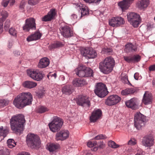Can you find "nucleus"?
Masks as SVG:
<instances>
[{
  "instance_id": "nucleus-9",
  "label": "nucleus",
  "mask_w": 155,
  "mask_h": 155,
  "mask_svg": "<svg viewBox=\"0 0 155 155\" xmlns=\"http://www.w3.org/2000/svg\"><path fill=\"white\" fill-rule=\"evenodd\" d=\"M77 104L83 107H89L91 105L89 98L87 96L80 95L75 99Z\"/></svg>"
},
{
  "instance_id": "nucleus-46",
  "label": "nucleus",
  "mask_w": 155,
  "mask_h": 155,
  "mask_svg": "<svg viewBox=\"0 0 155 155\" xmlns=\"http://www.w3.org/2000/svg\"><path fill=\"white\" fill-rule=\"evenodd\" d=\"M124 59L129 63L133 62L132 55L130 56H124Z\"/></svg>"
},
{
  "instance_id": "nucleus-20",
  "label": "nucleus",
  "mask_w": 155,
  "mask_h": 155,
  "mask_svg": "<svg viewBox=\"0 0 155 155\" xmlns=\"http://www.w3.org/2000/svg\"><path fill=\"white\" fill-rule=\"evenodd\" d=\"M152 94L149 92L146 91L142 100L143 103L145 105L150 104L152 103Z\"/></svg>"
},
{
  "instance_id": "nucleus-44",
  "label": "nucleus",
  "mask_w": 155,
  "mask_h": 155,
  "mask_svg": "<svg viewBox=\"0 0 155 155\" xmlns=\"http://www.w3.org/2000/svg\"><path fill=\"white\" fill-rule=\"evenodd\" d=\"M133 62H138L141 59V56L138 54L134 55H132Z\"/></svg>"
},
{
  "instance_id": "nucleus-14",
  "label": "nucleus",
  "mask_w": 155,
  "mask_h": 155,
  "mask_svg": "<svg viewBox=\"0 0 155 155\" xmlns=\"http://www.w3.org/2000/svg\"><path fill=\"white\" fill-rule=\"evenodd\" d=\"M139 101L137 98H133L125 102V104L127 107L133 109H136L138 107Z\"/></svg>"
},
{
  "instance_id": "nucleus-19",
  "label": "nucleus",
  "mask_w": 155,
  "mask_h": 155,
  "mask_svg": "<svg viewBox=\"0 0 155 155\" xmlns=\"http://www.w3.org/2000/svg\"><path fill=\"white\" fill-rule=\"evenodd\" d=\"M134 0H123L118 3V5L123 11L127 9L134 2Z\"/></svg>"
},
{
  "instance_id": "nucleus-3",
  "label": "nucleus",
  "mask_w": 155,
  "mask_h": 155,
  "mask_svg": "<svg viewBox=\"0 0 155 155\" xmlns=\"http://www.w3.org/2000/svg\"><path fill=\"white\" fill-rule=\"evenodd\" d=\"M26 141L28 145L31 148L38 149L41 147V141L37 135L28 134L26 137Z\"/></svg>"
},
{
  "instance_id": "nucleus-39",
  "label": "nucleus",
  "mask_w": 155,
  "mask_h": 155,
  "mask_svg": "<svg viewBox=\"0 0 155 155\" xmlns=\"http://www.w3.org/2000/svg\"><path fill=\"white\" fill-rule=\"evenodd\" d=\"M8 133V130L7 129H3V126L0 127V136L4 137H5Z\"/></svg>"
},
{
  "instance_id": "nucleus-59",
  "label": "nucleus",
  "mask_w": 155,
  "mask_h": 155,
  "mask_svg": "<svg viewBox=\"0 0 155 155\" xmlns=\"http://www.w3.org/2000/svg\"><path fill=\"white\" fill-rule=\"evenodd\" d=\"M149 70L150 71H155V65H153L150 66L149 67Z\"/></svg>"
},
{
  "instance_id": "nucleus-13",
  "label": "nucleus",
  "mask_w": 155,
  "mask_h": 155,
  "mask_svg": "<svg viewBox=\"0 0 155 155\" xmlns=\"http://www.w3.org/2000/svg\"><path fill=\"white\" fill-rule=\"evenodd\" d=\"M56 15V9L55 8H52L47 15L42 18L41 20L45 22L51 21L55 18Z\"/></svg>"
},
{
  "instance_id": "nucleus-6",
  "label": "nucleus",
  "mask_w": 155,
  "mask_h": 155,
  "mask_svg": "<svg viewBox=\"0 0 155 155\" xmlns=\"http://www.w3.org/2000/svg\"><path fill=\"white\" fill-rule=\"evenodd\" d=\"M63 124L62 119L57 117H53V120L48 124L51 130L54 132L58 131L60 130Z\"/></svg>"
},
{
  "instance_id": "nucleus-33",
  "label": "nucleus",
  "mask_w": 155,
  "mask_h": 155,
  "mask_svg": "<svg viewBox=\"0 0 155 155\" xmlns=\"http://www.w3.org/2000/svg\"><path fill=\"white\" fill-rule=\"evenodd\" d=\"M79 6L80 7V9L81 10V16H84L89 14L88 8L87 7L84 5L82 4L79 5Z\"/></svg>"
},
{
  "instance_id": "nucleus-18",
  "label": "nucleus",
  "mask_w": 155,
  "mask_h": 155,
  "mask_svg": "<svg viewBox=\"0 0 155 155\" xmlns=\"http://www.w3.org/2000/svg\"><path fill=\"white\" fill-rule=\"evenodd\" d=\"M154 139L151 136H148L143 137L142 141V144L145 147H150L153 144Z\"/></svg>"
},
{
  "instance_id": "nucleus-30",
  "label": "nucleus",
  "mask_w": 155,
  "mask_h": 155,
  "mask_svg": "<svg viewBox=\"0 0 155 155\" xmlns=\"http://www.w3.org/2000/svg\"><path fill=\"white\" fill-rule=\"evenodd\" d=\"M2 17L0 18V33H1L3 31V22L8 16L7 12L5 11H2L1 13Z\"/></svg>"
},
{
  "instance_id": "nucleus-4",
  "label": "nucleus",
  "mask_w": 155,
  "mask_h": 155,
  "mask_svg": "<svg viewBox=\"0 0 155 155\" xmlns=\"http://www.w3.org/2000/svg\"><path fill=\"white\" fill-rule=\"evenodd\" d=\"M75 72L76 74L80 78L93 77L92 70L82 64L79 65L75 70Z\"/></svg>"
},
{
  "instance_id": "nucleus-10",
  "label": "nucleus",
  "mask_w": 155,
  "mask_h": 155,
  "mask_svg": "<svg viewBox=\"0 0 155 155\" xmlns=\"http://www.w3.org/2000/svg\"><path fill=\"white\" fill-rule=\"evenodd\" d=\"M61 35L64 37L69 38L73 35V30L70 26L65 25H62L60 28Z\"/></svg>"
},
{
  "instance_id": "nucleus-41",
  "label": "nucleus",
  "mask_w": 155,
  "mask_h": 155,
  "mask_svg": "<svg viewBox=\"0 0 155 155\" xmlns=\"http://www.w3.org/2000/svg\"><path fill=\"white\" fill-rule=\"evenodd\" d=\"M48 110L49 109L45 106H39L38 107V112L40 113H44Z\"/></svg>"
},
{
  "instance_id": "nucleus-26",
  "label": "nucleus",
  "mask_w": 155,
  "mask_h": 155,
  "mask_svg": "<svg viewBox=\"0 0 155 155\" xmlns=\"http://www.w3.org/2000/svg\"><path fill=\"white\" fill-rule=\"evenodd\" d=\"M62 92L66 95H70L74 91V89L72 86L67 85L64 86L62 89Z\"/></svg>"
},
{
  "instance_id": "nucleus-17",
  "label": "nucleus",
  "mask_w": 155,
  "mask_h": 155,
  "mask_svg": "<svg viewBox=\"0 0 155 155\" xmlns=\"http://www.w3.org/2000/svg\"><path fill=\"white\" fill-rule=\"evenodd\" d=\"M102 115V111L99 109L94 110L90 117V120L91 122H95L100 118Z\"/></svg>"
},
{
  "instance_id": "nucleus-2",
  "label": "nucleus",
  "mask_w": 155,
  "mask_h": 155,
  "mask_svg": "<svg viewBox=\"0 0 155 155\" xmlns=\"http://www.w3.org/2000/svg\"><path fill=\"white\" fill-rule=\"evenodd\" d=\"M25 122L24 116L22 114L12 117L10 120L12 130L16 132H21L23 130L24 124Z\"/></svg>"
},
{
  "instance_id": "nucleus-63",
  "label": "nucleus",
  "mask_w": 155,
  "mask_h": 155,
  "mask_svg": "<svg viewBox=\"0 0 155 155\" xmlns=\"http://www.w3.org/2000/svg\"><path fill=\"white\" fill-rule=\"evenodd\" d=\"M9 3H10V5L11 6L13 5L14 3H15V0H8Z\"/></svg>"
},
{
  "instance_id": "nucleus-15",
  "label": "nucleus",
  "mask_w": 155,
  "mask_h": 155,
  "mask_svg": "<svg viewBox=\"0 0 155 155\" xmlns=\"http://www.w3.org/2000/svg\"><path fill=\"white\" fill-rule=\"evenodd\" d=\"M69 133L67 130H62L58 132L55 135V139L58 141L64 140L67 138L69 136Z\"/></svg>"
},
{
  "instance_id": "nucleus-40",
  "label": "nucleus",
  "mask_w": 155,
  "mask_h": 155,
  "mask_svg": "<svg viewBox=\"0 0 155 155\" xmlns=\"http://www.w3.org/2000/svg\"><path fill=\"white\" fill-rule=\"evenodd\" d=\"M109 25L112 27H117L116 17H113L109 21Z\"/></svg>"
},
{
  "instance_id": "nucleus-11",
  "label": "nucleus",
  "mask_w": 155,
  "mask_h": 155,
  "mask_svg": "<svg viewBox=\"0 0 155 155\" xmlns=\"http://www.w3.org/2000/svg\"><path fill=\"white\" fill-rule=\"evenodd\" d=\"M23 30L28 31L30 29L35 30L36 24L35 20L33 18H30L25 20V24L23 27Z\"/></svg>"
},
{
  "instance_id": "nucleus-32",
  "label": "nucleus",
  "mask_w": 155,
  "mask_h": 155,
  "mask_svg": "<svg viewBox=\"0 0 155 155\" xmlns=\"http://www.w3.org/2000/svg\"><path fill=\"white\" fill-rule=\"evenodd\" d=\"M22 85L25 87L31 89L35 87L37 85V84L32 81H26L24 82Z\"/></svg>"
},
{
  "instance_id": "nucleus-35",
  "label": "nucleus",
  "mask_w": 155,
  "mask_h": 155,
  "mask_svg": "<svg viewBox=\"0 0 155 155\" xmlns=\"http://www.w3.org/2000/svg\"><path fill=\"white\" fill-rule=\"evenodd\" d=\"M62 45V44L61 42L56 41L50 45L48 48L49 50H51L57 48L61 47Z\"/></svg>"
},
{
  "instance_id": "nucleus-62",
  "label": "nucleus",
  "mask_w": 155,
  "mask_h": 155,
  "mask_svg": "<svg viewBox=\"0 0 155 155\" xmlns=\"http://www.w3.org/2000/svg\"><path fill=\"white\" fill-rule=\"evenodd\" d=\"M12 46V41H9V43H8V47L10 48H11Z\"/></svg>"
},
{
  "instance_id": "nucleus-49",
  "label": "nucleus",
  "mask_w": 155,
  "mask_h": 155,
  "mask_svg": "<svg viewBox=\"0 0 155 155\" xmlns=\"http://www.w3.org/2000/svg\"><path fill=\"white\" fill-rule=\"evenodd\" d=\"M9 32L11 35L13 36H15L17 34V31L13 28H11L9 30Z\"/></svg>"
},
{
  "instance_id": "nucleus-37",
  "label": "nucleus",
  "mask_w": 155,
  "mask_h": 155,
  "mask_svg": "<svg viewBox=\"0 0 155 155\" xmlns=\"http://www.w3.org/2000/svg\"><path fill=\"white\" fill-rule=\"evenodd\" d=\"M7 143L8 146L10 148H12L16 145V143L15 141L12 139H10L7 141Z\"/></svg>"
},
{
  "instance_id": "nucleus-55",
  "label": "nucleus",
  "mask_w": 155,
  "mask_h": 155,
  "mask_svg": "<svg viewBox=\"0 0 155 155\" xmlns=\"http://www.w3.org/2000/svg\"><path fill=\"white\" fill-rule=\"evenodd\" d=\"M49 77H54L56 78L57 77V73L56 72L53 73L51 72H50L47 75V78H49Z\"/></svg>"
},
{
  "instance_id": "nucleus-25",
  "label": "nucleus",
  "mask_w": 155,
  "mask_h": 155,
  "mask_svg": "<svg viewBox=\"0 0 155 155\" xmlns=\"http://www.w3.org/2000/svg\"><path fill=\"white\" fill-rule=\"evenodd\" d=\"M150 3L149 0H140L137 3V7L140 9L147 8Z\"/></svg>"
},
{
  "instance_id": "nucleus-43",
  "label": "nucleus",
  "mask_w": 155,
  "mask_h": 155,
  "mask_svg": "<svg viewBox=\"0 0 155 155\" xmlns=\"http://www.w3.org/2000/svg\"><path fill=\"white\" fill-rule=\"evenodd\" d=\"M37 96L39 98H42L45 94V91L43 89H41L36 92Z\"/></svg>"
},
{
  "instance_id": "nucleus-1",
  "label": "nucleus",
  "mask_w": 155,
  "mask_h": 155,
  "mask_svg": "<svg viewBox=\"0 0 155 155\" xmlns=\"http://www.w3.org/2000/svg\"><path fill=\"white\" fill-rule=\"evenodd\" d=\"M32 100V95L30 93H22L15 98L13 103L16 107L21 109L31 104Z\"/></svg>"
},
{
  "instance_id": "nucleus-64",
  "label": "nucleus",
  "mask_w": 155,
  "mask_h": 155,
  "mask_svg": "<svg viewBox=\"0 0 155 155\" xmlns=\"http://www.w3.org/2000/svg\"><path fill=\"white\" fill-rule=\"evenodd\" d=\"M126 150H127L128 152H130L132 151V149L131 147L129 146L128 148H127L126 149Z\"/></svg>"
},
{
  "instance_id": "nucleus-16",
  "label": "nucleus",
  "mask_w": 155,
  "mask_h": 155,
  "mask_svg": "<svg viewBox=\"0 0 155 155\" xmlns=\"http://www.w3.org/2000/svg\"><path fill=\"white\" fill-rule=\"evenodd\" d=\"M121 98L116 95H112L107 98V105L109 106L114 105L119 102Z\"/></svg>"
},
{
  "instance_id": "nucleus-22",
  "label": "nucleus",
  "mask_w": 155,
  "mask_h": 155,
  "mask_svg": "<svg viewBox=\"0 0 155 155\" xmlns=\"http://www.w3.org/2000/svg\"><path fill=\"white\" fill-rule=\"evenodd\" d=\"M124 51L127 53H134L137 51V48L136 46L132 43H129L125 45Z\"/></svg>"
},
{
  "instance_id": "nucleus-53",
  "label": "nucleus",
  "mask_w": 155,
  "mask_h": 155,
  "mask_svg": "<svg viewBox=\"0 0 155 155\" xmlns=\"http://www.w3.org/2000/svg\"><path fill=\"white\" fill-rule=\"evenodd\" d=\"M10 22L9 20H7L5 24L4 28L6 30H8L9 27Z\"/></svg>"
},
{
  "instance_id": "nucleus-56",
  "label": "nucleus",
  "mask_w": 155,
  "mask_h": 155,
  "mask_svg": "<svg viewBox=\"0 0 155 155\" xmlns=\"http://www.w3.org/2000/svg\"><path fill=\"white\" fill-rule=\"evenodd\" d=\"M9 153L7 151L1 150L0 151V155H9Z\"/></svg>"
},
{
  "instance_id": "nucleus-12",
  "label": "nucleus",
  "mask_w": 155,
  "mask_h": 155,
  "mask_svg": "<svg viewBox=\"0 0 155 155\" xmlns=\"http://www.w3.org/2000/svg\"><path fill=\"white\" fill-rule=\"evenodd\" d=\"M27 74L30 78H43L45 77L44 72L38 70L28 69Z\"/></svg>"
},
{
  "instance_id": "nucleus-48",
  "label": "nucleus",
  "mask_w": 155,
  "mask_h": 155,
  "mask_svg": "<svg viewBox=\"0 0 155 155\" xmlns=\"http://www.w3.org/2000/svg\"><path fill=\"white\" fill-rule=\"evenodd\" d=\"M25 4L26 2L24 0H22L20 3L19 8L22 12L24 11V9Z\"/></svg>"
},
{
  "instance_id": "nucleus-34",
  "label": "nucleus",
  "mask_w": 155,
  "mask_h": 155,
  "mask_svg": "<svg viewBox=\"0 0 155 155\" xmlns=\"http://www.w3.org/2000/svg\"><path fill=\"white\" fill-rule=\"evenodd\" d=\"M136 91V90L134 88H127L122 91L121 94L123 95H126L134 93Z\"/></svg>"
},
{
  "instance_id": "nucleus-58",
  "label": "nucleus",
  "mask_w": 155,
  "mask_h": 155,
  "mask_svg": "<svg viewBox=\"0 0 155 155\" xmlns=\"http://www.w3.org/2000/svg\"><path fill=\"white\" fill-rule=\"evenodd\" d=\"M100 148H103L105 146V145L103 143V141H101L100 142L98 143V145Z\"/></svg>"
},
{
  "instance_id": "nucleus-8",
  "label": "nucleus",
  "mask_w": 155,
  "mask_h": 155,
  "mask_svg": "<svg viewBox=\"0 0 155 155\" xmlns=\"http://www.w3.org/2000/svg\"><path fill=\"white\" fill-rule=\"evenodd\" d=\"M81 52L82 55L89 59L95 58L97 56L96 51L90 47H87L82 48Z\"/></svg>"
},
{
  "instance_id": "nucleus-52",
  "label": "nucleus",
  "mask_w": 155,
  "mask_h": 155,
  "mask_svg": "<svg viewBox=\"0 0 155 155\" xmlns=\"http://www.w3.org/2000/svg\"><path fill=\"white\" fill-rule=\"evenodd\" d=\"M106 136L105 135H104L103 134L98 135L95 137L94 139L95 140L103 139L105 138Z\"/></svg>"
},
{
  "instance_id": "nucleus-7",
  "label": "nucleus",
  "mask_w": 155,
  "mask_h": 155,
  "mask_svg": "<svg viewBox=\"0 0 155 155\" xmlns=\"http://www.w3.org/2000/svg\"><path fill=\"white\" fill-rule=\"evenodd\" d=\"M94 92L95 94L100 97L102 98L107 95V88L106 85L102 83L97 84Z\"/></svg>"
},
{
  "instance_id": "nucleus-60",
  "label": "nucleus",
  "mask_w": 155,
  "mask_h": 155,
  "mask_svg": "<svg viewBox=\"0 0 155 155\" xmlns=\"http://www.w3.org/2000/svg\"><path fill=\"white\" fill-rule=\"evenodd\" d=\"M87 145L89 147H94V144L93 143V142L91 141L88 142L87 143Z\"/></svg>"
},
{
  "instance_id": "nucleus-45",
  "label": "nucleus",
  "mask_w": 155,
  "mask_h": 155,
  "mask_svg": "<svg viewBox=\"0 0 155 155\" xmlns=\"http://www.w3.org/2000/svg\"><path fill=\"white\" fill-rule=\"evenodd\" d=\"M9 102L8 101L5 99H0V106L1 107H4L5 106L7 105Z\"/></svg>"
},
{
  "instance_id": "nucleus-38",
  "label": "nucleus",
  "mask_w": 155,
  "mask_h": 155,
  "mask_svg": "<svg viewBox=\"0 0 155 155\" xmlns=\"http://www.w3.org/2000/svg\"><path fill=\"white\" fill-rule=\"evenodd\" d=\"M141 22V19L140 17L139 18L138 20H135L133 21L130 23L132 25L134 28H137L140 24Z\"/></svg>"
},
{
  "instance_id": "nucleus-47",
  "label": "nucleus",
  "mask_w": 155,
  "mask_h": 155,
  "mask_svg": "<svg viewBox=\"0 0 155 155\" xmlns=\"http://www.w3.org/2000/svg\"><path fill=\"white\" fill-rule=\"evenodd\" d=\"M83 1L85 2L88 4L95 3L98 4L100 3L101 0H83Z\"/></svg>"
},
{
  "instance_id": "nucleus-29",
  "label": "nucleus",
  "mask_w": 155,
  "mask_h": 155,
  "mask_svg": "<svg viewBox=\"0 0 155 155\" xmlns=\"http://www.w3.org/2000/svg\"><path fill=\"white\" fill-rule=\"evenodd\" d=\"M127 16L128 21L130 23L135 20H138L140 16L137 13L131 12L128 13Z\"/></svg>"
},
{
  "instance_id": "nucleus-21",
  "label": "nucleus",
  "mask_w": 155,
  "mask_h": 155,
  "mask_svg": "<svg viewBox=\"0 0 155 155\" xmlns=\"http://www.w3.org/2000/svg\"><path fill=\"white\" fill-rule=\"evenodd\" d=\"M60 148V145L57 143H49L47 145V149L50 152H56Z\"/></svg>"
},
{
  "instance_id": "nucleus-50",
  "label": "nucleus",
  "mask_w": 155,
  "mask_h": 155,
  "mask_svg": "<svg viewBox=\"0 0 155 155\" xmlns=\"http://www.w3.org/2000/svg\"><path fill=\"white\" fill-rule=\"evenodd\" d=\"M136 140L134 139H131L128 142L127 144L126 145L132 146L135 145L136 144Z\"/></svg>"
},
{
  "instance_id": "nucleus-54",
  "label": "nucleus",
  "mask_w": 155,
  "mask_h": 155,
  "mask_svg": "<svg viewBox=\"0 0 155 155\" xmlns=\"http://www.w3.org/2000/svg\"><path fill=\"white\" fill-rule=\"evenodd\" d=\"M8 0H3L2 1L1 4L2 6L4 7H6L9 3Z\"/></svg>"
},
{
  "instance_id": "nucleus-57",
  "label": "nucleus",
  "mask_w": 155,
  "mask_h": 155,
  "mask_svg": "<svg viewBox=\"0 0 155 155\" xmlns=\"http://www.w3.org/2000/svg\"><path fill=\"white\" fill-rule=\"evenodd\" d=\"M114 53L112 48L110 47L107 48V54H112Z\"/></svg>"
},
{
  "instance_id": "nucleus-23",
  "label": "nucleus",
  "mask_w": 155,
  "mask_h": 155,
  "mask_svg": "<svg viewBox=\"0 0 155 155\" xmlns=\"http://www.w3.org/2000/svg\"><path fill=\"white\" fill-rule=\"evenodd\" d=\"M115 64V61L113 58L111 57L107 58V74L112 71Z\"/></svg>"
},
{
  "instance_id": "nucleus-31",
  "label": "nucleus",
  "mask_w": 155,
  "mask_h": 155,
  "mask_svg": "<svg viewBox=\"0 0 155 155\" xmlns=\"http://www.w3.org/2000/svg\"><path fill=\"white\" fill-rule=\"evenodd\" d=\"M99 68L101 72L105 74L107 73V60L106 58H105L103 61L100 63Z\"/></svg>"
},
{
  "instance_id": "nucleus-24",
  "label": "nucleus",
  "mask_w": 155,
  "mask_h": 155,
  "mask_svg": "<svg viewBox=\"0 0 155 155\" xmlns=\"http://www.w3.org/2000/svg\"><path fill=\"white\" fill-rule=\"evenodd\" d=\"M49 60L47 58H43L41 59L38 64V67L41 68H45L49 65Z\"/></svg>"
},
{
  "instance_id": "nucleus-42",
  "label": "nucleus",
  "mask_w": 155,
  "mask_h": 155,
  "mask_svg": "<svg viewBox=\"0 0 155 155\" xmlns=\"http://www.w3.org/2000/svg\"><path fill=\"white\" fill-rule=\"evenodd\" d=\"M108 145L109 147L113 148H117L119 147V146L114 141L112 140H110L108 142Z\"/></svg>"
},
{
  "instance_id": "nucleus-51",
  "label": "nucleus",
  "mask_w": 155,
  "mask_h": 155,
  "mask_svg": "<svg viewBox=\"0 0 155 155\" xmlns=\"http://www.w3.org/2000/svg\"><path fill=\"white\" fill-rule=\"evenodd\" d=\"M28 4L31 5H35L38 3V0H29Z\"/></svg>"
},
{
  "instance_id": "nucleus-28",
  "label": "nucleus",
  "mask_w": 155,
  "mask_h": 155,
  "mask_svg": "<svg viewBox=\"0 0 155 155\" xmlns=\"http://www.w3.org/2000/svg\"><path fill=\"white\" fill-rule=\"evenodd\" d=\"M41 34L39 31H36L33 34L29 36L27 38L28 41H33L36 40L40 38Z\"/></svg>"
},
{
  "instance_id": "nucleus-61",
  "label": "nucleus",
  "mask_w": 155,
  "mask_h": 155,
  "mask_svg": "<svg viewBox=\"0 0 155 155\" xmlns=\"http://www.w3.org/2000/svg\"><path fill=\"white\" fill-rule=\"evenodd\" d=\"M71 18L72 20L76 19L77 18V16L75 14H73L71 16Z\"/></svg>"
},
{
  "instance_id": "nucleus-5",
  "label": "nucleus",
  "mask_w": 155,
  "mask_h": 155,
  "mask_svg": "<svg viewBox=\"0 0 155 155\" xmlns=\"http://www.w3.org/2000/svg\"><path fill=\"white\" fill-rule=\"evenodd\" d=\"M146 117L140 112L135 113L134 116V125L138 130L144 127L146 121Z\"/></svg>"
},
{
  "instance_id": "nucleus-36",
  "label": "nucleus",
  "mask_w": 155,
  "mask_h": 155,
  "mask_svg": "<svg viewBox=\"0 0 155 155\" xmlns=\"http://www.w3.org/2000/svg\"><path fill=\"white\" fill-rule=\"evenodd\" d=\"M117 27L120 26L125 23L123 18L121 17H116Z\"/></svg>"
},
{
  "instance_id": "nucleus-27",
  "label": "nucleus",
  "mask_w": 155,
  "mask_h": 155,
  "mask_svg": "<svg viewBox=\"0 0 155 155\" xmlns=\"http://www.w3.org/2000/svg\"><path fill=\"white\" fill-rule=\"evenodd\" d=\"M72 84L75 87L82 86L85 84V81L83 78H75L73 81Z\"/></svg>"
}]
</instances>
